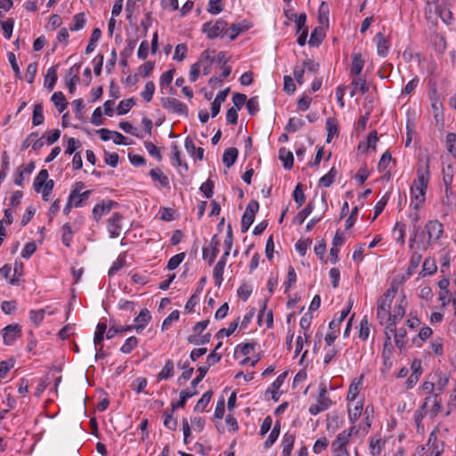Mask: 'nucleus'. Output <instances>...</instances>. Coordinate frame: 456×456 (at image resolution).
Wrapping results in <instances>:
<instances>
[{
  "label": "nucleus",
  "instance_id": "0e129e2a",
  "mask_svg": "<svg viewBox=\"0 0 456 456\" xmlns=\"http://www.w3.org/2000/svg\"><path fill=\"white\" fill-rule=\"evenodd\" d=\"M394 236L397 242L403 244L404 243V235H405V224H401L396 223L394 231Z\"/></svg>",
  "mask_w": 456,
  "mask_h": 456
},
{
  "label": "nucleus",
  "instance_id": "c03bdc74",
  "mask_svg": "<svg viewBox=\"0 0 456 456\" xmlns=\"http://www.w3.org/2000/svg\"><path fill=\"white\" fill-rule=\"evenodd\" d=\"M246 29L247 28L240 23L232 24L229 28H226L225 35H227L231 40H234L242 31Z\"/></svg>",
  "mask_w": 456,
  "mask_h": 456
},
{
  "label": "nucleus",
  "instance_id": "9d476101",
  "mask_svg": "<svg viewBox=\"0 0 456 456\" xmlns=\"http://www.w3.org/2000/svg\"><path fill=\"white\" fill-rule=\"evenodd\" d=\"M440 433V427L436 426L429 435L428 446L435 456H440L444 448L443 441L438 440V434Z\"/></svg>",
  "mask_w": 456,
  "mask_h": 456
},
{
  "label": "nucleus",
  "instance_id": "6ab92c4d",
  "mask_svg": "<svg viewBox=\"0 0 456 456\" xmlns=\"http://www.w3.org/2000/svg\"><path fill=\"white\" fill-rule=\"evenodd\" d=\"M197 394L198 392L196 388L192 387L181 391L179 401L176 403H172L173 411H175L176 408H183L185 406L186 401Z\"/></svg>",
  "mask_w": 456,
  "mask_h": 456
},
{
  "label": "nucleus",
  "instance_id": "bf43d9fd",
  "mask_svg": "<svg viewBox=\"0 0 456 456\" xmlns=\"http://www.w3.org/2000/svg\"><path fill=\"white\" fill-rule=\"evenodd\" d=\"M238 325H239V320L231 322L227 329H221V330H219L217 331V333L216 334V337L217 338H222L224 336H226V337L230 336L231 334H232L236 330Z\"/></svg>",
  "mask_w": 456,
  "mask_h": 456
},
{
  "label": "nucleus",
  "instance_id": "39448f33",
  "mask_svg": "<svg viewBox=\"0 0 456 456\" xmlns=\"http://www.w3.org/2000/svg\"><path fill=\"white\" fill-rule=\"evenodd\" d=\"M85 184L82 182H77L72 186L69 199L75 208H79L83 205L84 201L87 200L92 194L91 190L83 191Z\"/></svg>",
  "mask_w": 456,
  "mask_h": 456
},
{
  "label": "nucleus",
  "instance_id": "aec40b11",
  "mask_svg": "<svg viewBox=\"0 0 456 456\" xmlns=\"http://www.w3.org/2000/svg\"><path fill=\"white\" fill-rule=\"evenodd\" d=\"M296 436L293 434L286 433L283 436L281 446H282V456H290V453L294 447Z\"/></svg>",
  "mask_w": 456,
  "mask_h": 456
},
{
  "label": "nucleus",
  "instance_id": "e2e57ef3",
  "mask_svg": "<svg viewBox=\"0 0 456 456\" xmlns=\"http://www.w3.org/2000/svg\"><path fill=\"white\" fill-rule=\"evenodd\" d=\"M395 343L396 346L402 350L404 347L405 345V337H406V330L404 328H400L397 330L396 332H395Z\"/></svg>",
  "mask_w": 456,
  "mask_h": 456
},
{
  "label": "nucleus",
  "instance_id": "4d7b16f0",
  "mask_svg": "<svg viewBox=\"0 0 456 456\" xmlns=\"http://www.w3.org/2000/svg\"><path fill=\"white\" fill-rule=\"evenodd\" d=\"M224 265L223 264H217L216 265L214 271H213V278L215 280V283L216 286L220 287L223 282V275L224 272Z\"/></svg>",
  "mask_w": 456,
  "mask_h": 456
},
{
  "label": "nucleus",
  "instance_id": "864d4df0",
  "mask_svg": "<svg viewBox=\"0 0 456 456\" xmlns=\"http://www.w3.org/2000/svg\"><path fill=\"white\" fill-rule=\"evenodd\" d=\"M138 346V339L136 337H130L128 338L125 343L120 347V351L123 354H129L132 352L134 348H135Z\"/></svg>",
  "mask_w": 456,
  "mask_h": 456
},
{
  "label": "nucleus",
  "instance_id": "7c9ffc66",
  "mask_svg": "<svg viewBox=\"0 0 456 456\" xmlns=\"http://www.w3.org/2000/svg\"><path fill=\"white\" fill-rule=\"evenodd\" d=\"M314 208V204L313 201H309L306 207L302 209L294 218V222L299 224H302L305 220L310 216Z\"/></svg>",
  "mask_w": 456,
  "mask_h": 456
},
{
  "label": "nucleus",
  "instance_id": "ddd939ff",
  "mask_svg": "<svg viewBox=\"0 0 456 456\" xmlns=\"http://www.w3.org/2000/svg\"><path fill=\"white\" fill-rule=\"evenodd\" d=\"M123 216L119 213H114L109 219L108 231L111 238H117L120 235L122 227L121 220Z\"/></svg>",
  "mask_w": 456,
  "mask_h": 456
},
{
  "label": "nucleus",
  "instance_id": "cd10ccee",
  "mask_svg": "<svg viewBox=\"0 0 456 456\" xmlns=\"http://www.w3.org/2000/svg\"><path fill=\"white\" fill-rule=\"evenodd\" d=\"M279 158L283 162V167L285 169H291L294 163V157L291 151H286V149L281 148L279 151Z\"/></svg>",
  "mask_w": 456,
  "mask_h": 456
},
{
  "label": "nucleus",
  "instance_id": "a19ab883",
  "mask_svg": "<svg viewBox=\"0 0 456 456\" xmlns=\"http://www.w3.org/2000/svg\"><path fill=\"white\" fill-rule=\"evenodd\" d=\"M86 24V18L83 12L74 15L72 23L69 26L71 31H77L82 29Z\"/></svg>",
  "mask_w": 456,
  "mask_h": 456
},
{
  "label": "nucleus",
  "instance_id": "58836bf2",
  "mask_svg": "<svg viewBox=\"0 0 456 456\" xmlns=\"http://www.w3.org/2000/svg\"><path fill=\"white\" fill-rule=\"evenodd\" d=\"M337 173L338 172L336 168L331 167V169L326 175L321 177V179L319 180V184L326 188L330 187L333 183Z\"/></svg>",
  "mask_w": 456,
  "mask_h": 456
},
{
  "label": "nucleus",
  "instance_id": "bb28decb",
  "mask_svg": "<svg viewBox=\"0 0 456 456\" xmlns=\"http://www.w3.org/2000/svg\"><path fill=\"white\" fill-rule=\"evenodd\" d=\"M51 100L60 113L63 112L67 108L68 102L61 92L53 93Z\"/></svg>",
  "mask_w": 456,
  "mask_h": 456
},
{
  "label": "nucleus",
  "instance_id": "423d86ee",
  "mask_svg": "<svg viewBox=\"0 0 456 456\" xmlns=\"http://www.w3.org/2000/svg\"><path fill=\"white\" fill-rule=\"evenodd\" d=\"M160 102L161 106L168 111L183 116L188 115V107L176 98L163 97Z\"/></svg>",
  "mask_w": 456,
  "mask_h": 456
},
{
  "label": "nucleus",
  "instance_id": "1a4fd4ad",
  "mask_svg": "<svg viewBox=\"0 0 456 456\" xmlns=\"http://www.w3.org/2000/svg\"><path fill=\"white\" fill-rule=\"evenodd\" d=\"M452 0H436L435 1V12L440 16L441 20L450 24L452 20V13L451 12Z\"/></svg>",
  "mask_w": 456,
  "mask_h": 456
},
{
  "label": "nucleus",
  "instance_id": "c9c22d12",
  "mask_svg": "<svg viewBox=\"0 0 456 456\" xmlns=\"http://www.w3.org/2000/svg\"><path fill=\"white\" fill-rule=\"evenodd\" d=\"M362 409H363V404L362 402H358L355 406L354 407V409H352L350 406H348V416H349V420L352 424H354L357 419L360 418V416L362 415Z\"/></svg>",
  "mask_w": 456,
  "mask_h": 456
},
{
  "label": "nucleus",
  "instance_id": "9b49d317",
  "mask_svg": "<svg viewBox=\"0 0 456 456\" xmlns=\"http://www.w3.org/2000/svg\"><path fill=\"white\" fill-rule=\"evenodd\" d=\"M220 240L217 235H214L208 248H203V258L208 260V265H212L219 252Z\"/></svg>",
  "mask_w": 456,
  "mask_h": 456
},
{
  "label": "nucleus",
  "instance_id": "c85d7f7f",
  "mask_svg": "<svg viewBox=\"0 0 456 456\" xmlns=\"http://www.w3.org/2000/svg\"><path fill=\"white\" fill-rule=\"evenodd\" d=\"M385 446V441L379 436H374L370 442V450L372 456H379Z\"/></svg>",
  "mask_w": 456,
  "mask_h": 456
},
{
  "label": "nucleus",
  "instance_id": "b1692460",
  "mask_svg": "<svg viewBox=\"0 0 456 456\" xmlns=\"http://www.w3.org/2000/svg\"><path fill=\"white\" fill-rule=\"evenodd\" d=\"M374 39L377 43L378 54L382 57L387 56L389 48L387 40L383 37L381 33H378Z\"/></svg>",
  "mask_w": 456,
  "mask_h": 456
},
{
  "label": "nucleus",
  "instance_id": "f8f14e48",
  "mask_svg": "<svg viewBox=\"0 0 456 456\" xmlns=\"http://www.w3.org/2000/svg\"><path fill=\"white\" fill-rule=\"evenodd\" d=\"M20 337V329L17 324H11L3 330V338L5 345H12Z\"/></svg>",
  "mask_w": 456,
  "mask_h": 456
},
{
  "label": "nucleus",
  "instance_id": "4c0bfd02",
  "mask_svg": "<svg viewBox=\"0 0 456 456\" xmlns=\"http://www.w3.org/2000/svg\"><path fill=\"white\" fill-rule=\"evenodd\" d=\"M305 126V122L301 118H290L288 124L285 126V130L289 133H294L298 131Z\"/></svg>",
  "mask_w": 456,
  "mask_h": 456
},
{
  "label": "nucleus",
  "instance_id": "20e7f679",
  "mask_svg": "<svg viewBox=\"0 0 456 456\" xmlns=\"http://www.w3.org/2000/svg\"><path fill=\"white\" fill-rule=\"evenodd\" d=\"M228 23L224 19H218L215 22L207 21L202 25L201 31L206 34L208 39H215L217 37L225 35Z\"/></svg>",
  "mask_w": 456,
  "mask_h": 456
},
{
  "label": "nucleus",
  "instance_id": "5701e85b",
  "mask_svg": "<svg viewBox=\"0 0 456 456\" xmlns=\"http://www.w3.org/2000/svg\"><path fill=\"white\" fill-rule=\"evenodd\" d=\"M352 88L350 92V96L354 97L358 90L364 94L369 91V86L367 85L366 79L358 77L356 79H354L352 82Z\"/></svg>",
  "mask_w": 456,
  "mask_h": 456
},
{
  "label": "nucleus",
  "instance_id": "f03ea898",
  "mask_svg": "<svg viewBox=\"0 0 456 456\" xmlns=\"http://www.w3.org/2000/svg\"><path fill=\"white\" fill-rule=\"evenodd\" d=\"M395 293L396 289L390 288L378 300L377 317L381 324L388 319L391 304Z\"/></svg>",
  "mask_w": 456,
  "mask_h": 456
},
{
  "label": "nucleus",
  "instance_id": "680f3d73",
  "mask_svg": "<svg viewBox=\"0 0 456 456\" xmlns=\"http://www.w3.org/2000/svg\"><path fill=\"white\" fill-rule=\"evenodd\" d=\"M215 50L207 49L200 56L198 63H200L201 66L204 64L209 63L211 64L215 61L214 57Z\"/></svg>",
  "mask_w": 456,
  "mask_h": 456
},
{
  "label": "nucleus",
  "instance_id": "e433bc0d",
  "mask_svg": "<svg viewBox=\"0 0 456 456\" xmlns=\"http://www.w3.org/2000/svg\"><path fill=\"white\" fill-rule=\"evenodd\" d=\"M101 36H102V31L100 28H96L93 30L89 43L86 48V54H89L93 51H94V49L96 47V43L100 39Z\"/></svg>",
  "mask_w": 456,
  "mask_h": 456
},
{
  "label": "nucleus",
  "instance_id": "3c124183",
  "mask_svg": "<svg viewBox=\"0 0 456 456\" xmlns=\"http://www.w3.org/2000/svg\"><path fill=\"white\" fill-rule=\"evenodd\" d=\"M135 104L133 98L126 99L121 101L117 108V112L118 115H125L126 114L130 109Z\"/></svg>",
  "mask_w": 456,
  "mask_h": 456
},
{
  "label": "nucleus",
  "instance_id": "72a5a7b5",
  "mask_svg": "<svg viewBox=\"0 0 456 456\" xmlns=\"http://www.w3.org/2000/svg\"><path fill=\"white\" fill-rule=\"evenodd\" d=\"M265 310H266V300H265L263 302V307L260 310L259 314H258V321L262 322L263 320H265L267 327L270 328V327H272V325L273 323V312L271 310H269L265 313Z\"/></svg>",
  "mask_w": 456,
  "mask_h": 456
},
{
  "label": "nucleus",
  "instance_id": "774afa93",
  "mask_svg": "<svg viewBox=\"0 0 456 456\" xmlns=\"http://www.w3.org/2000/svg\"><path fill=\"white\" fill-rule=\"evenodd\" d=\"M184 257H185L184 253H179V254H176L174 256H172L167 263V269H169V270L176 269L181 265V263L183 261Z\"/></svg>",
  "mask_w": 456,
  "mask_h": 456
},
{
  "label": "nucleus",
  "instance_id": "f704fd0d",
  "mask_svg": "<svg viewBox=\"0 0 456 456\" xmlns=\"http://www.w3.org/2000/svg\"><path fill=\"white\" fill-rule=\"evenodd\" d=\"M150 175L152 180L159 182L163 187H167L169 185L168 177L165 175L160 169H151L150 171Z\"/></svg>",
  "mask_w": 456,
  "mask_h": 456
},
{
  "label": "nucleus",
  "instance_id": "0eeeda50",
  "mask_svg": "<svg viewBox=\"0 0 456 456\" xmlns=\"http://www.w3.org/2000/svg\"><path fill=\"white\" fill-rule=\"evenodd\" d=\"M259 209L256 200H250L248 204L241 219V232H246L255 220L256 213Z\"/></svg>",
  "mask_w": 456,
  "mask_h": 456
},
{
  "label": "nucleus",
  "instance_id": "6e6d98bb",
  "mask_svg": "<svg viewBox=\"0 0 456 456\" xmlns=\"http://www.w3.org/2000/svg\"><path fill=\"white\" fill-rule=\"evenodd\" d=\"M349 434H346L345 432H340L336 439L332 442L331 447H346V444L349 443L350 438L348 437Z\"/></svg>",
  "mask_w": 456,
  "mask_h": 456
},
{
  "label": "nucleus",
  "instance_id": "2eb2a0df",
  "mask_svg": "<svg viewBox=\"0 0 456 456\" xmlns=\"http://www.w3.org/2000/svg\"><path fill=\"white\" fill-rule=\"evenodd\" d=\"M151 318V316L148 309L144 308L141 310L140 314L134 318L136 324L133 325L134 329H135L137 332H141L149 323Z\"/></svg>",
  "mask_w": 456,
  "mask_h": 456
},
{
  "label": "nucleus",
  "instance_id": "f3484780",
  "mask_svg": "<svg viewBox=\"0 0 456 456\" xmlns=\"http://www.w3.org/2000/svg\"><path fill=\"white\" fill-rule=\"evenodd\" d=\"M114 202L112 200H109L107 203L97 204L93 208V217L95 221H99L100 218L108 213L110 212Z\"/></svg>",
  "mask_w": 456,
  "mask_h": 456
},
{
  "label": "nucleus",
  "instance_id": "a878e982",
  "mask_svg": "<svg viewBox=\"0 0 456 456\" xmlns=\"http://www.w3.org/2000/svg\"><path fill=\"white\" fill-rule=\"evenodd\" d=\"M237 157L238 150L236 148H229L223 154V163L229 168L235 163Z\"/></svg>",
  "mask_w": 456,
  "mask_h": 456
},
{
  "label": "nucleus",
  "instance_id": "c756f323",
  "mask_svg": "<svg viewBox=\"0 0 456 456\" xmlns=\"http://www.w3.org/2000/svg\"><path fill=\"white\" fill-rule=\"evenodd\" d=\"M288 376V371H284L282 372L281 374H280L276 379L273 382L272 384V394H273V399H274L275 401H278L279 399V395H278V390L280 389V387L282 386V384L284 383L286 378Z\"/></svg>",
  "mask_w": 456,
  "mask_h": 456
},
{
  "label": "nucleus",
  "instance_id": "4be33fe9",
  "mask_svg": "<svg viewBox=\"0 0 456 456\" xmlns=\"http://www.w3.org/2000/svg\"><path fill=\"white\" fill-rule=\"evenodd\" d=\"M340 324H341V322H339V320H337V319H333L330 322V324H329L330 331H329V333H327V335L325 336V338H324L325 342L328 346H331L332 343L337 338V332L339 330Z\"/></svg>",
  "mask_w": 456,
  "mask_h": 456
},
{
  "label": "nucleus",
  "instance_id": "a211bd4d",
  "mask_svg": "<svg viewBox=\"0 0 456 456\" xmlns=\"http://www.w3.org/2000/svg\"><path fill=\"white\" fill-rule=\"evenodd\" d=\"M432 403L431 417L435 418L442 410V402L438 398L436 394H431L427 398L422 405V408H426L428 403Z\"/></svg>",
  "mask_w": 456,
  "mask_h": 456
},
{
  "label": "nucleus",
  "instance_id": "2f4dec72",
  "mask_svg": "<svg viewBox=\"0 0 456 456\" xmlns=\"http://www.w3.org/2000/svg\"><path fill=\"white\" fill-rule=\"evenodd\" d=\"M174 375V362L172 360H167L165 362L164 367L158 374V379L159 380L167 379Z\"/></svg>",
  "mask_w": 456,
  "mask_h": 456
},
{
  "label": "nucleus",
  "instance_id": "5fc2aeb1",
  "mask_svg": "<svg viewBox=\"0 0 456 456\" xmlns=\"http://www.w3.org/2000/svg\"><path fill=\"white\" fill-rule=\"evenodd\" d=\"M72 235H73V232L71 230L70 224L69 223L63 224L61 240H62V243L66 247L70 246V243L72 240Z\"/></svg>",
  "mask_w": 456,
  "mask_h": 456
},
{
  "label": "nucleus",
  "instance_id": "052dcab7",
  "mask_svg": "<svg viewBox=\"0 0 456 456\" xmlns=\"http://www.w3.org/2000/svg\"><path fill=\"white\" fill-rule=\"evenodd\" d=\"M45 309H39V310H31L29 312V318L30 321L36 325L38 326L42 321L45 318Z\"/></svg>",
  "mask_w": 456,
  "mask_h": 456
},
{
  "label": "nucleus",
  "instance_id": "49530a36",
  "mask_svg": "<svg viewBox=\"0 0 456 456\" xmlns=\"http://www.w3.org/2000/svg\"><path fill=\"white\" fill-rule=\"evenodd\" d=\"M281 425L280 422H276L273 430L271 431L268 438L265 442V447H271L277 440L280 435Z\"/></svg>",
  "mask_w": 456,
  "mask_h": 456
},
{
  "label": "nucleus",
  "instance_id": "f257e3e1",
  "mask_svg": "<svg viewBox=\"0 0 456 456\" xmlns=\"http://www.w3.org/2000/svg\"><path fill=\"white\" fill-rule=\"evenodd\" d=\"M430 179L428 160L420 165L417 171V179L414 181L411 188V195L412 198L411 204L414 209H419L425 202V195L428 184Z\"/></svg>",
  "mask_w": 456,
  "mask_h": 456
},
{
  "label": "nucleus",
  "instance_id": "79ce46f5",
  "mask_svg": "<svg viewBox=\"0 0 456 456\" xmlns=\"http://www.w3.org/2000/svg\"><path fill=\"white\" fill-rule=\"evenodd\" d=\"M106 330H107V325L104 322H99L97 324L96 330L94 333V343L95 346H99L102 344L103 338H104V334L107 333V331H108Z\"/></svg>",
  "mask_w": 456,
  "mask_h": 456
},
{
  "label": "nucleus",
  "instance_id": "37998d69",
  "mask_svg": "<svg viewBox=\"0 0 456 456\" xmlns=\"http://www.w3.org/2000/svg\"><path fill=\"white\" fill-rule=\"evenodd\" d=\"M200 334L190 335L187 338V341L190 344L193 345H205L209 343L211 335L209 333H206L205 335L199 337Z\"/></svg>",
  "mask_w": 456,
  "mask_h": 456
},
{
  "label": "nucleus",
  "instance_id": "473e14b6",
  "mask_svg": "<svg viewBox=\"0 0 456 456\" xmlns=\"http://www.w3.org/2000/svg\"><path fill=\"white\" fill-rule=\"evenodd\" d=\"M362 385V378L359 379L358 380H354L351 383V385L349 386V389H348L347 396H346V399L348 401L355 400V398L357 397V395L360 392Z\"/></svg>",
  "mask_w": 456,
  "mask_h": 456
},
{
  "label": "nucleus",
  "instance_id": "ea45409f",
  "mask_svg": "<svg viewBox=\"0 0 456 456\" xmlns=\"http://www.w3.org/2000/svg\"><path fill=\"white\" fill-rule=\"evenodd\" d=\"M44 120L43 106L41 103H37L34 106L32 123L34 126H39L44 123Z\"/></svg>",
  "mask_w": 456,
  "mask_h": 456
},
{
  "label": "nucleus",
  "instance_id": "393cba45",
  "mask_svg": "<svg viewBox=\"0 0 456 456\" xmlns=\"http://www.w3.org/2000/svg\"><path fill=\"white\" fill-rule=\"evenodd\" d=\"M352 68H351V75L357 76L359 75L364 66V60L362 58V55L359 53H354L352 55Z\"/></svg>",
  "mask_w": 456,
  "mask_h": 456
},
{
  "label": "nucleus",
  "instance_id": "4468645a",
  "mask_svg": "<svg viewBox=\"0 0 456 456\" xmlns=\"http://www.w3.org/2000/svg\"><path fill=\"white\" fill-rule=\"evenodd\" d=\"M407 302L405 297L403 296L398 304L394 306L393 313H390L388 316V321H390V325H393V322H397L402 320L403 315L405 314V307Z\"/></svg>",
  "mask_w": 456,
  "mask_h": 456
},
{
  "label": "nucleus",
  "instance_id": "338daca9",
  "mask_svg": "<svg viewBox=\"0 0 456 456\" xmlns=\"http://www.w3.org/2000/svg\"><path fill=\"white\" fill-rule=\"evenodd\" d=\"M224 10L222 0H209L208 12L211 14H218Z\"/></svg>",
  "mask_w": 456,
  "mask_h": 456
},
{
  "label": "nucleus",
  "instance_id": "6e6552de",
  "mask_svg": "<svg viewBox=\"0 0 456 456\" xmlns=\"http://www.w3.org/2000/svg\"><path fill=\"white\" fill-rule=\"evenodd\" d=\"M425 230L428 234V244L431 245L436 242L444 232L443 224L437 220H431L425 225Z\"/></svg>",
  "mask_w": 456,
  "mask_h": 456
},
{
  "label": "nucleus",
  "instance_id": "13d9d810",
  "mask_svg": "<svg viewBox=\"0 0 456 456\" xmlns=\"http://www.w3.org/2000/svg\"><path fill=\"white\" fill-rule=\"evenodd\" d=\"M437 266L434 258L428 257L424 260L422 272L427 274H433L436 272Z\"/></svg>",
  "mask_w": 456,
  "mask_h": 456
},
{
  "label": "nucleus",
  "instance_id": "dca6fc26",
  "mask_svg": "<svg viewBox=\"0 0 456 456\" xmlns=\"http://www.w3.org/2000/svg\"><path fill=\"white\" fill-rule=\"evenodd\" d=\"M37 133H31L22 142V150L28 149L29 146L32 147L34 151H39L44 146V142L42 138L37 139Z\"/></svg>",
  "mask_w": 456,
  "mask_h": 456
},
{
  "label": "nucleus",
  "instance_id": "a18cd8bd",
  "mask_svg": "<svg viewBox=\"0 0 456 456\" xmlns=\"http://www.w3.org/2000/svg\"><path fill=\"white\" fill-rule=\"evenodd\" d=\"M212 391H207L201 398L197 402L194 411H203L207 405L209 403L210 399L212 397Z\"/></svg>",
  "mask_w": 456,
  "mask_h": 456
},
{
  "label": "nucleus",
  "instance_id": "8fccbe9b",
  "mask_svg": "<svg viewBox=\"0 0 456 456\" xmlns=\"http://www.w3.org/2000/svg\"><path fill=\"white\" fill-rule=\"evenodd\" d=\"M324 36L320 28H315L310 36L309 45L311 46H318L322 42Z\"/></svg>",
  "mask_w": 456,
  "mask_h": 456
},
{
  "label": "nucleus",
  "instance_id": "603ef678",
  "mask_svg": "<svg viewBox=\"0 0 456 456\" xmlns=\"http://www.w3.org/2000/svg\"><path fill=\"white\" fill-rule=\"evenodd\" d=\"M155 92V85L152 81H148L145 84L144 89L141 95L146 102H150L152 100Z\"/></svg>",
  "mask_w": 456,
  "mask_h": 456
},
{
  "label": "nucleus",
  "instance_id": "09e8293b",
  "mask_svg": "<svg viewBox=\"0 0 456 456\" xmlns=\"http://www.w3.org/2000/svg\"><path fill=\"white\" fill-rule=\"evenodd\" d=\"M447 151L456 159V134L448 133L445 138Z\"/></svg>",
  "mask_w": 456,
  "mask_h": 456
},
{
  "label": "nucleus",
  "instance_id": "de8ad7c7",
  "mask_svg": "<svg viewBox=\"0 0 456 456\" xmlns=\"http://www.w3.org/2000/svg\"><path fill=\"white\" fill-rule=\"evenodd\" d=\"M126 265V256L124 255H119L118 258L113 262L112 265L109 270V275L112 276L116 274L121 268H123Z\"/></svg>",
  "mask_w": 456,
  "mask_h": 456
},
{
  "label": "nucleus",
  "instance_id": "7ed1b4c3",
  "mask_svg": "<svg viewBox=\"0 0 456 456\" xmlns=\"http://www.w3.org/2000/svg\"><path fill=\"white\" fill-rule=\"evenodd\" d=\"M48 171L42 169L34 180L33 187L37 192H41L44 200H49V195L54 186L53 180H48Z\"/></svg>",
  "mask_w": 456,
  "mask_h": 456
},
{
  "label": "nucleus",
  "instance_id": "412c9836",
  "mask_svg": "<svg viewBox=\"0 0 456 456\" xmlns=\"http://www.w3.org/2000/svg\"><path fill=\"white\" fill-rule=\"evenodd\" d=\"M57 69H58V65H53L48 69L47 73L45 75L44 85L49 90L53 89V87L56 84V81L58 79Z\"/></svg>",
  "mask_w": 456,
  "mask_h": 456
},
{
  "label": "nucleus",
  "instance_id": "69168bd1",
  "mask_svg": "<svg viewBox=\"0 0 456 456\" xmlns=\"http://www.w3.org/2000/svg\"><path fill=\"white\" fill-rule=\"evenodd\" d=\"M119 127L127 134H130L138 138H142V135L138 132V129L134 127L133 125L127 121H122L119 123Z\"/></svg>",
  "mask_w": 456,
  "mask_h": 456
}]
</instances>
